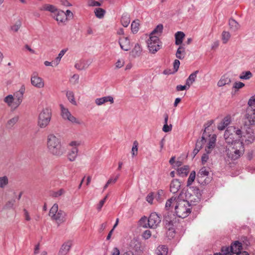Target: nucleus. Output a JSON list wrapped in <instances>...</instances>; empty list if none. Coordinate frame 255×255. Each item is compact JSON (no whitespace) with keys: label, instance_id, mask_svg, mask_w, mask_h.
<instances>
[{"label":"nucleus","instance_id":"f257e3e1","mask_svg":"<svg viewBox=\"0 0 255 255\" xmlns=\"http://www.w3.org/2000/svg\"><path fill=\"white\" fill-rule=\"evenodd\" d=\"M47 146L50 153L57 157L61 156L66 151L62 145L61 139L53 134L48 135Z\"/></svg>","mask_w":255,"mask_h":255},{"label":"nucleus","instance_id":"f03ea898","mask_svg":"<svg viewBox=\"0 0 255 255\" xmlns=\"http://www.w3.org/2000/svg\"><path fill=\"white\" fill-rule=\"evenodd\" d=\"M191 204L187 200L177 199L174 207L175 213L179 218H185L191 213Z\"/></svg>","mask_w":255,"mask_h":255},{"label":"nucleus","instance_id":"7ed1b4c3","mask_svg":"<svg viewBox=\"0 0 255 255\" xmlns=\"http://www.w3.org/2000/svg\"><path fill=\"white\" fill-rule=\"evenodd\" d=\"M244 151L245 148L242 141L235 142L233 146L229 147L226 149L228 157L233 160L238 159L244 154Z\"/></svg>","mask_w":255,"mask_h":255},{"label":"nucleus","instance_id":"20e7f679","mask_svg":"<svg viewBox=\"0 0 255 255\" xmlns=\"http://www.w3.org/2000/svg\"><path fill=\"white\" fill-rule=\"evenodd\" d=\"M147 221V219L145 217H142L140 220V224L144 228L149 227L150 228H156L161 221V218L156 213H152L147 220V224H145L142 225V223H145Z\"/></svg>","mask_w":255,"mask_h":255},{"label":"nucleus","instance_id":"39448f33","mask_svg":"<svg viewBox=\"0 0 255 255\" xmlns=\"http://www.w3.org/2000/svg\"><path fill=\"white\" fill-rule=\"evenodd\" d=\"M51 119V111L49 109H44L39 114L38 119V125L41 128H46Z\"/></svg>","mask_w":255,"mask_h":255},{"label":"nucleus","instance_id":"423d86ee","mask_svg":"<svg viewBox=\"0 0 255 255\" xmlns=\"http://www.w3.org/2000/svg\"><path fill=\"white\" fill-rule=\"evenodd\" d=\"M147 43L149 50L151 53H155L160 48L161 42L157 36H150Z\"/></svg>","mask_w":255,"mask_h":255},{"label":"nucleus","instance_id":"0eeeda50","mask_svg":"<svg viewBox=\"0 0 255 255\" xmlns=\"http://www.w3.org/2000/svg\"><path fill=\"white\" fill-rule=\"evenodd\" d=\"M61 116L64 120L77 125H81L82 122L72 116L67 108H66L62 104L60 105Z\"/></svg>","mask_w":255,"mask_h":255},{"label":"nucleus","instance_id":"6e6552de","mask_svg":"<svg viewBox=\"0 0 255 255\" xmlns=\"http://www.w3.org/2000/svg\"><path fill=\"white\" fill-rule=\"evenodd\" d=\"M25 87L24 86H22L19 90L14 94L13 97L14 100V105L15 108L17 107L22 102Z\"/></svg>","mask_w":255,"mask_h":255},{"label":"nucleus","instance_id":"1a4fd4ad","mask_svg":"<svg viewBox=\"0 0 255 255\" xmlns=\"http://www.w3.org/2000/svg\"><path fill=\"white\" fill-rule=\"evenodd\" d=\"M246 118L247 121L245 122L246 126H251L255 124V110L254 109H247Z\"/></svg>","mask_w":255,"mask_h":255},{"label":"nucleus","instance_id":"9d476101","mask_svg":"<svg viewBox=\"0 0 255 255\" xmlns=\"http://www.w3.org/2000/svg\"><path fill=\"white\" fill-rule=\"evenodd\" d=\"M31 83L32 86L37 88H42L44 86L43 80L36 75H32L31 77Z\"/></svg>","mask_w":255,"mask_h":255},{"label":"nucleus","instance_id":"9b49d317","mask_svg":"<svg viewBox=\"0 0 255 255\" xmlns=\"http://www.w3.org/2000/svg\"><path fill=\"white\" fill-rule=\"evenodd\" d=\"M163 217V221L165 225L170 226L173 225L175 215L172 211H166L164 214Z\"/></svg>","mask_w":255,"mask_h":255},{"label":"nucleus","instance_id":"f8f14e48","mask_svg":"<svg viewBox=\"0 0 255 255\" xmlns=\"http://www.w3.org/2000/svg\"><path fill=\"white\" fill-rule=\"evenodd\" d=\"M243 137V138L242 140H245L248 144L252 143L255 139L253 130L251 128H249L248 129L246 130V132H244Z\"/></svg>","mask_w":255,"mask_h":255},{"label":"nucleus","instance_id":"ddd939ff","mask_svg":"<svg viewBox=\"0 0 255 255\" xmlns=\"http://www.w3.org/2000/svg\"><path fill=\"white\" fill-rule=\"evenodd\" d=\"M56 14L53 18L58 22L59 24L60 23H65L67 20V18H66V15L65 14L64 11L62 10L58 9L56 12Z\"/></svg>","mask_w":255,"mask_h":255},{"label":"nucleus","instance_id":"4468645a","mask_svg":"<svg viewBox=\"0 0 255 255\" xmlns=\"http://www.w3.org/2000/svg\"><path fill=\"white\" fill-rule=\"evenodd\" d=\"M72 246V242L71 241H68L64 243L61 246L58 255H66L70 250Z\"/></svg>","mask_w":255,"mask_h":255},{"label":"nucleus","instance_id":"2eb2a0df","mask_svg":"<svg viewBox=\"0 0 255 255\" xmlns=\"http://www.w3.org/2000/svg\"><path fill=\"white\" fill-rule=\"evenodd\" d=\"M119 44L121 48L125 51H128L130 48L129 40L127 37L120 38L119 39Z\"/></svg>","mask_w":255,"mask_h":255},{"label":"nucleus","instance_id":"dca6fc26","mask_svg":"<svg viewBox=\"0 0 255 255\" xmlns=\"http://www.w3.org/2000/svg\"><path fill=\"white\" fill-rule=\"evenodd\" d=\"M95 103L98 106H101L108 102H110L111 104H113L114 102V98L111 96H108L103 97L100 98H97L95 100Z\"/></svg>","mask_w":255,"mask_h":255},{"label":"nucleus","instance_id":"f3484780","mask_svg":"<svg viewBox=\"0 0 255 255\" xmlns=\"http://www.w3.org/2000/svg\"><path fill=\"white\" fill-rule=\"evenodd\" d=\"M66 213L60 210L56 213V215L52 218V220L56 221L58 223L60 224L65 222V218Z\"/></svg>","mask_w":255,"mask_h":255},{"label":"nucleus","instance_id":"a211bd4d","mask_svg":"<svg viewBox=\"0 0 255 255\" xmlns=\"http://www.w3.org/2000/svg\"><path fill=\"white\" fill-rule=\"evenodd\" d=\"M234 130V128L233 127H229L225 130L224 133V138L226 142L228 144H231L234 145L235 142H237L236 141L237 139H234L232 137H229L230 134L229 133L230 131H232V130Z\"/></svg>","mask_w":255,"mask_h":255},{"label":"nucleus","instance_id":"6ab92c4d","mask_svg":"<svg viewBox=\"0 0 255 255\" xmlns=\"http://www.w3.org/2000/svg\"><path fill=\"white\" fill-rule=\"evenodd\" d=\"M180 186L181 183L178 179L172 180L170 186V192L174 194L176 193L179 190Z\"/></svg>","mask_w":255,"mask_h":255},{"label":"nucleus","instance_id":"aec40b11","mask_svg":"<svg viewBox=\"0 0 255 255\" xmlns=\"http://www.w3.org/2000/svg\"><path fill=\"white\" fill-rule=\"evenodd\" d=\"M216 140V135L215 134H213L210 138L208 145L205 148V150L207 153H211L212 150L214 148Z\"/></svg>","mask_w":255,"mask_h":255},{"label":"nucleus","instance_id":"412c9836","mask_svg":"<svg viewBox=\"0 0 255 255\" xmlns=\"http://www.w3.org/2000/svg\"><path fill=\"white\" fill-rule=\"evenodd\" d=\"M242 249V244L239 241H235L231 246V251L232 254H237Z\"/></svg>","mask_w":255,"mask_h":255},{"label":"nucleus","instance_id":"4be33fe9","mask_svg":"<svg viewBox=\"0 0 255 255\" xmlns=\"http://www.w3.org/2000/svg\"><path fill=\"white\" fill-rule=\"evenodd\" d=\"M41 11H48L51 13H55L58 9L52 4H44L40 8Z\"/></svg>","mask_w":255,"mask_h":255},{"label":"nucleus","instance_id":"5701e85b","mask_svg":"<svg viewBox=\"0 0 255 255\" xmlns=\"http://www.w3.org/2000/svg\"><path fill=\"white\" fill-rule=\"evenodd\" d=\"M231 122V119L229 117H226L218 126V129L220 130H224Z\"/></svg>","mask_w":255,"mask_h":255},{"label":"nucleus","instance_id":"b1692460","mask_svg":"<svg viewBox=\"0 0 255 255\" xmlns=\"http://www.w3.org/2000/svg\"><path fill=\"white\" fill-rule=\"evenodd\" d=\"M177 199L173 197L168 199L166 202L165 209L166 211H171L170 209H172L173 205H176Z\"/></svg>","mask_w":255,"mask_h":255},{"label":"nucleus","instance_id":"393cba45","mask_svg":"<svg viewBox=\"0 0 255 255\" xmlns=\"http://www.w3.org/2000/svg\"><path fill=\"white\" fill-rule=\"evenodd\" d=\"M209 174V171L205 167H203L200 169L199 172L198 173L197 179L200 183L202 182L201 179L208 176Z\"/></svg>","mask_w":255,"mask_h":255},{"label":"nucleus","instance_id":"a878e982","mask_svg":"<svg viewBox=\"0 0 255 255\" xmlns=\"http://www.w3.org/2000/svg\"><path fill=\"white\" fill-rule=\"evenodd\" d=\"M185 37V34L182 31H178L175 34V42L177 45H180L183 42V39Z\"/></svg>","mask_w":255,"mask_h":255},{"label":"nucleus","instance_id":"bb28decb","mask_svg":"<svg viewBox=\"0 0 255 255\" xmlns=\"http://www.w3.org/2000/svg\"><path fill=\"white\" fill-rule=\"evenodd\" d=\"M186 55V52L185 48L183 46L180 45L177 49L176 53V57L179 59H183L185 57Z\"/></svg>","mask_w":255,"mask_h":255},{"label":"nucleus","instance_id":"cd10ccee","mask_svg":"<svg viewBox=\"0 0 255 255\" xmlns=\"http://www.w3.org/2000/svg\"><path fill=\"white\" fill-rule=\"evenodd\" d=\"M78 149L77 147H73L68 155V158L71 161H74L78 155Z\"/></svg>","mask_w":255,"mask_h":255},{"label":"nucleus","instance_id":"c85d7f7f","mask_svg":"<svg viewBox=\"0 0 255 255\" xmlns=\"http://www.w3.org/2000/svg\"><path fill=\"white\" fill-rule=\"evenodd\" d=\"M231 83V79L226 75L223 76L218 81L217 85L219 87H222L226 85H229Z\"/></svg>","mask_w":255,"mask_h":255},{"label":"nucleus","instance_id":"c756f323","mask_svg":"<svg viewBox=\"0 0 255 255\" xmlns=\"http://www.w3.org/2000/svg\"><path fill=\"white\" fill-rule=\"evenodd\" d=\"M210 135H204L203 134L202 138L200 140H198L196 142L195 148L199 150L203 147V145L206 142L207 136H210Z\"/></svg>","mask_w":255,"mask_h":255},{"label":"nucleus","instance_id":"7c9ffc66","mask_svg":"<svg viewBox=\"0 0 255 255\" xmlns=\"http://www.w3.org/2000/svg\"><path fill=\"white\" fill-rule=\"evenodd\" d=\"M198 73V71H195L191 74L190 75L189 77L187 79L186 81V84L188 86L189 88L190 85L195 81L196 78L197 77V74Z\"/></svg>","mask_w":255,"mask_h":255},{"label":"nucleus","instance_id":"2f4dec72","mask_svg":"<svg viewBox=\"0 0 255 255\" xmlns=\"http://www.w3.org/2000/svg\"><path fill=\"white\" fill-rule=\"evenodd\" d=\"M190 193H192L193 195L196 196V200H200L201 198L202 194L201 193L200 190L197 187H191L190 188Z\"/></svg>","mask_w":255,"mask_h":255},{"label":"nucleus","instance_id":"473e14b6","mask_svg":"<svg viewBox=\"0 0 255 255\" xmlns=\"http://www.w3.org/2000/svg\"><path fill=\"white\" fill-rule=\"evenodd\" d=\"M163 28L162 24H158L150 33V36H157L159 37L162 32Z\"/></svg>","mask_w":255,"mask_h":255},{"label":"nucleus","instance_id":"72a5a7b5","mask_svg":"<svg viewBox=\"0 0 255 255\" xmlns=\"http://www.w3.org/2000/svg\"><path fill=\"white\" fill-rule=\"evenodd\" d=\"M142 49L138 44H136L131 51V55L134 57H139L141 53Z\"/></svg>","mask_w":255,"mask_h":255},{"label":"nucleus","instance_id":"f704fd0d","mask_svg":"<svg viewBox=\"0 0 255 255\" xmlns=\"http://www.w3.org/2000/svg\"><path fill=\"white\" fill-rule=\"evenodd\" d=\"M121 22L123 26L126 27L128 26L130 23V18L128 14L127 13H124L121 17Z\"/></svg>","mask_w":255,"mask_h":255},{"label":"nucleus","instance_id":"c9c22d12","mask_svg":"<svg viewBox=\"0 0 255 255\" xmlns=\"http://www.w3.org/2000/svg\"><path fill=\"white\" fill-rule=\"evenodd\" d=\"M186 199L188 200L187 201L190 202L191 204H196L200 201L196 200V196L193 195L192 193H190L189 191L186 193Z\"/></svg>","mask_w":255,"mask_h":255},{"label":"nucleus","instance_id":"e433bc0d","mask_svg":"<svg viewBox=\"0 0 255 255\" xmlns=\"http://www.w3.org/2000/svg\"><path fill=\"white\" fill-rule=\"evenodd\" d=\"M189 168L187 165L184 166L177 169L178 174L182 177L186 176L189 172Z\"/></svg>","mask_w":255,"mask_h":255},{"label":"nucleus","instance_id":"4c0bfd02","mask_svg":"<svg viewBox=\"0 0 255 255\" xmlns=\"http://www.w3.org/2000/svg\"><path fill=\"white\" fill-rule=\"evenodd\" d=\"M229 24L230 28L235 31L239 29L240 24L234 19H230L229 20Z\"/></svg>","mask_w":255,"mask_h":255},{"label":"nucleus","instance_id":"58836bf2","mask_svg":"<svg viewBox=\"0 0 255 255\" xmlns=\"http://www.w3.org/2000/svg\"><path fill=\"white\" fill-rule=\"evenodd\" d=\"M67 50H68V49L65 48V49H63L60 51L58 56L55 58V60L53 62V64H54L55 66H57L59 64L61 58L65 54V53L67 51Z\"/></svg>","mask_w":255,"mask_h":255},{"label":"nucleus","instance_id":"ea45409f","mask_svg":"<svg viewBox=\"0 0 255 255\" xmlns=\"http://www.w3.org/2000/svg\"><path fill=\"white\" fill-rule=\"evenodd\" d=\"M168 248L165 246H159L156 250L157 255H167Z\"/></svg>","mask_w":255,"mask_h":255},{"label":"nucleus","instance_id":"a19ab883","mask_svg":"<svg viewBox=\"0 0 255 255\" xmlns=\"http://www.w3.org/2000/svg\"><path fill=\"white\" fill-rule=\"evenodd\" d=\"M253 77V74L250 71H243L240 75L241 80H249Z\"/></svg>","mask_w":255,"mask_h":255},{"label":"nucleus","instance_id":"79ce46f5","mask_svg":"<svg viewBox=\"0 0 255 255\" xmlns=\"http://www.w3.org/2000/svg\"><path fill=\"white\" fill-rule=\"evenodd\" d=\"M19 120V117L16 116L13 118L9 120L6 123L7 128H10L18 122Z\"/></svg>","mask_w":255,"mask_h":255},{"label":"nucleus","instance_id":"37998d69","mask_svg":"<svg viewBox=\"0 0 255 255\" xmlns=\"http://www.w3.org/2000/svg\"><path fill=\"white\" fill-rule=\"evenodd\" d=\"M66 97L71 103L74 105H76L77 103L75 100L74 94L72 91H68L66 92Z\"/></svg>","mask_w":255,"mask_h":255},{"label":"nucleus","instance_id":"c03bdc74","mask_svg":"<svg viewBox=\"0 0 255 255\" xmlns=\"http://www.w3.org/2000/svg\"><path fill=\"white\" fill-rule=\"evenodd\" d=\"M8 184V178L6 176L0 177V188L4 189Z\"/></svg>","mask_w":255,"mask_h":255},{"label":"nucleus","instance_id":"a18cd8bd","mask_svg":"<svg viewBox=\"0 0 255 255\" xmlns=\"http://www.w3.org/2000/svg\"><path fill=\"white\" fill-rule=\"evenodd\" d=\"M94 12L96 17L99 18H102L106 13V11L102 8H96Z\"/></svg>","mask_w":255,"mask_h":255},{"label":"nucleus","instance_id":"49530a36","mask_svg":"<svg viewBox=\"0 0 255 255\" xmlns=\"http://www.w3.org/2000/svg\"><path fill=\"white\" fill-rule=\"evenodd\" d=\"M58 211V205L57 204H54L50 210L49 215L51 219L56 215Z\"/></svg>","mask_w":255,"mask_h":255},{"label":"nucleus","instance_id":"de8ad7c7","mask_svg":"<svg viewBox=\"0 0 255 255\" xmlns=\"http://www.w3.org/2000/svg\"><path fill=\"white\" fill-rule=\"evenodd\" d=\"M196 177V172L195 171H192L189 175V177L187 180V186H189L192 184L193 182L194 181Z\"/></svg>","mask_w":255,"mask_h":255},{"label":"nucleus","instance_id":"09e8293b","mask_svg":"<svg viewBox=\"0 0 255 255\" xmlns=\"http://www.w3.org/2000/svg\"><path fill=\"white\" fill-rule=\"evenodd\" d=\"M139 23L137 21H133L131 24V30L133 33H136L139 30Z\"/></svg>","mask_w":255,"mask_h":255},{"label":"nucleus","instance_id":"8fccbe9b","mask_svg":"<svg viewBox=\"0 0 255 255\" xmlns=\"http://www.w3.org/2000/svg\"><path fill=\"white\" fill-rule=\"evenodd\" d=\"M4 101L9 106H12V103H14V100L13 96L9 95L7 96L4 99Z\"/></svg>","mask_w":255,"mask_h":255},{"label":"nucleus","instance_id":"3c124183","mask_svg":"<svg viewBox=\"0 0 255 255\" xmlns=\"http://www.w3.org/2000/svg\"><path fill=\"white\" fill-rule=\"evenodd\" d=\"M138 143L137 141H134L133 143V146L131 149V154L132 157L135 156L137 154Z\"/></svg>","mask_w":255,"mask_h":255},{"label":"nucleus","instance_id":"603ef678","mask_svg":"<svg viewBox=\"0 0 255 255\" xmlns=\"http://www.w3.org/2000/svg\"><path fill=\"white\" fill-rule=\"evenodd\" d=\"M15 202V200L14 199L8 201L5 204L4 206L3 207V209H9L13 208Z\"/></svg>","mask_w":255,"mask_h":255},{"label":"nucleus","instance_id":"864d4df0","mask_svg":"<svg viewBox=\"0 0 255 255\" xmlns=\"http://www.w3.org/2000/svg\"><path fill=\"white\" fill-rule=\"evenodd\" d=\"M248 104L249 105L248 109H254L255 110V96L251 97Z\"/></svg>","mask_w":255,"mask_h":255},{"label":"nucleus","instance_id":"5fc2aeb1","mask_svg":"<svg viewBox=\"0 0 255 255\" xmlns=\"http://www.w3.org/2000/svg\"><path fill=\"white\" fill-rule=\"evenodd\" d=\"M231 37L229 32L223 31L222 34V39L224 43H226Z\"/></svg>","mask_w":255,"mask_h":255},{"label":"nucleus","instance_id":"6e6d98bb","mask_svg":"<svg viewBox=\"0 0 255 255\" xmlns=\"http://www.w3.org/2000/svg\"><path fill=\"white\" fill-rule=\"evenodd\" d=\"M21 26L20 21H17L14 25L10 27V30L13 32H17Z\"/></svg>","mask_w":255,"mask_h":255},{"label":"nucleus","instance_id":"4d7b16f0","mask_svg":"<svg viewBox=\"0 0 255 255\" xmlns=\"http://www.w3.org/2000/svg\"><path fill=\"white\" fill-rule=\"evenodd\" d=\"M232 127L234 128V130H232V131H233L235 134L238 136V138H241L243 136V134H244V132L240 129L237 128L235 127Z\"/></svg>","mask_w":255,"mask_h":255},{"label":"nucleus","instance_id":"13d9d810","mask_svg":"<svg viewBox=\"0 0 255 255\" xmlns=\"http://www.w3.org/2000/svg\"><path fill=\"white\" fill-rule=\"evenodd\" d=\"M214 121L213 120H210L208 121L206 124L204 125L205 129L203 132V134L204 135H208L207 133V130H209V128L213 124Z\"/></svg>","mask_w":255,"mask_h":255},{"label":"nucleus","instance_id":"bf43d9fd","mask_svg":"<svg viewBox=\"0 0 255 255\" xmlns=\"http://www.w3.org/2000/svg\"><path fill=\"white\" fill-rule=\"evenodd\" d=\"M88 5L90 6H100L101 3L94 0H88Z\"/></svg>","mask_w":255,"mask_h":255},{"label":"nucleus","instance_id":"052dcab7","mask_svg":"<svg viewBox=\"0 0 255 255\" xmlns=\"http://www.w3.org/2000/svg\"><path fill=\"white\" fill-rule=\"evenodd\" d=\"M222 252L224 255H232L231 251V247H223L222 248Z\"/></svg>","mask_w":255,"mask_h":255},{"label":"nucleus","instance_id":"680f3d73","mask_svg":"<svg viewBox=\"0 0 255 255\" xmlns=\"http://www.w3.org/2000/svg\"><path fill=\"white\" fill-rule=\"evenodd\" d=\"M65 191L63 189H60L56 192H54L52 194V196L54 197H58L65 193Z\"/></svg>","mask_w":255,"mask_h":255},{"label":"nucleus","instance_id":"e2e57ef3","mask_svg":"<svg viewBox=\"0 0 255 255\" xmlns=\"http://www.w3.org/2000/svg\"><path fill=\"white\" fill-rule=\"evenodd\" d=\"M172 128V125H168V124H164L162 130L165 132H167L169 131H171Z\"/></svg>","mask_w":255,"mask_h":255},{"label":"nucleus","instance_id":"0e129e2a","mask_svg":"<svg viewBox=\"0 0 255 255\" xmlns=\"http://www.w3.org/2000/svg\"><path fill=\"white\" fill-rule=\"evenodd\" d=\"M75 67L76 69L80 70H83V69H84L86 68L85 64L82 62H79L76 63L75 65Z\"/></svg>","mask_w":255,"mask_h":255},{"label":"nucleus","instance_id":"69168bd1","mask_svg":"<svg viewBox=\"0 0 255 255\" xmlns=\"http://www.w3.org/2000/svg\"><path fill=\"white\" fill-rule=\"evenodd\" d=\"M210 153H207L206 151V153H204L203 154V155L202 156V157H201V161H202V164H205V163L207 161V160H208L209 159V156H208V154H209Z\"/></svg>","mask_w":255,"mask_h":255},{"label":"nucleus","instance_id":"338daca9","mask_svg":"<svg viewBox=\"0 0 255 255\" xmlns=\"http://www.w3.org/2000/svg\"><path fill=\"white\" fill-rule=\"evenodd\" d=\"M245 86V84L241 82H235L233 86V88L239 89Z\"/></svg>","mask_w":255,"mask_h":255},{"label":"nucleus","instance_id":"774afa93","mask_svg":"<svg viewBox=\"0 0 255 255\" xmlns=\"http://www.w3.org/2000/svg\"><path fill=\"white\" fill-rule=\"evenodd\" d=\"M151 236V232L150 230L145 231L142 234V237L145 239H149Z\"/></svg>","mask_w":255,"mask_h":255}]
</instances>
